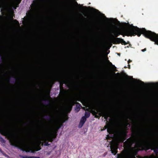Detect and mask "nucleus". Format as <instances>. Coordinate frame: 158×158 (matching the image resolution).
Segmentation results:
<instances>
[{"instance_id": "1", "label": "nucleus", "mask_w": 158, "mask_h": 158, "mask_svg": "<svg viewBox=\"0 0 158 158\" xmlns=\"http://www.w3.org/2000/svg\"><path fill=\"white\" fill-rule=\"evenodd\" d=\"M129 29L125 31V35L127 36H135L137 35L139 37L143 34L146 38L154 42L155 44L158 45V34L150 31H147L145 28H139L136 26H135L132 24L130 25Z\"/></svg>"}, {"instance_id": "2", "label": "nucleus", "mask_w": 158, "mask_h": 158, "mask_svg": "<svg viewBox=\"0 0 158 158\" xmlns=\"http://www.w3.org/2000/svg\"><path fill=\"white\" fill-rule=\"evenodd\" d=\"M132 131L131 135L132 137L127 139V140L124 143L125 146L127 148L131 147L135 143L136 148H141L142 150H147L150 149V147L149 145L145 144L147 143L151 145L154 143L156 141V139L154 137L152 138L148 142H147L145 140L141 138L137 139L135 136L136 132L133 131Z\"/></svg>"}, {"instance_id": "3", "label": "nucleus", "mask_w": 158, "mask_h": 158, "mask_svg": "<svg viewBox=\"0 0 158 158\" xmlns=\"http://www.w3.org/2000/svg\"><path fill=\"white\" fill-rule=\"evenodd\" d=\"M140 157H143L138 155L136 156V157L135 155L131 153L128 155L127 151L124 150L121 153L118 154L117 155V158H139Z\"/></svg>"}, {"instance_id": "4", "label": "nucleus", "mask_w": 158, "mask_h": 158, "mask_svg": "<svg viewBox=\"0 0 158 158\" xmlns=\"http://www.w3.org/2000/svg\"><path fill=\"white\" fill-rule=\"evenodd\" d=\"M80 101L84 106L87 107H89V101L86 98H77L74 99L73 101Z\"/></svg>"}, {"instance_id": "5", "label": "nucleus", "mask_w": 158, "mask_h": 158, "mask_svg": "<svg viewBox=\"0 0 158 158\" xmlns=\"http://www.w3.org/2000/svg\"><path fill=\"white\" fill-rule=\"evenodd\" d=\"M113 41L114 42V44H121L122 45H126L127 44V43H126L123 39L119 38H115L113 39Z\"/></svg>"}, {"instance_id": "6", "label": "nucleus", "mask_w": 158, "mask_h": 158, "mask_svg": "<svg viewBox=\"0 0 158 158\" xmlns=\"http://www.w3.org/2000/svg\"><path fill=\"white\" fill-rule=\"evenodd\" d=\"M38 140L36 143V151H38L41 149L40 145H42L43 144V142L41 141V139L44 138L43 137L40 136L38 137Z\"/></svg>"}, {"instance_id": "7", "label": "nucleus", "mask_w": 158, "mask_h": 158, "mask_svg": "<svg viewBox=\"0 0 158 158\" xmlns=\"http://www.w3.org/2000/svg\"><path fill=\"white\" fill-rule=\"evenodd\" d=\"M38 6V2L37 0H34L32 3L31 5V10H30L31 11L32 10H35L36 9Z\"/></svg>"}, {"instance_id": "8", "label": "nucleus", "mask_w": 158, "mask_h": 158, "mask_svg": "<svg viewBox=\"0 0 158 158\" xmlns=\"http://www.w3.org/2000/svg\"><path fill=\"white\" fill-rule=\"evenodd\" d=\"M102 114L103 116L106 120H107L108 118L110 117V113L109 111L108 110H102Z\"/></svg>"}, {"instance_id": "9", "label": "nucleus", "mask_w": 158, "mask_h": 158, "mask_svg": "<svg viewBox=\"0 0 158 158\" xmlns=\"http://www.w3.org/2000/svg\"><path fill=\"white\" fill-rule=\"evenodd\" d=\"M110 148L112 153L114 155H115L118 152L117 150L118 148V147L115 145H113L110 146Z\"/></svg>"}, {"instance_id": "10", "label": "nucleus", "mask_w": 158, "mask_h": 158, "mask_svg": "<svg viewBox=\"0 0 158 158\" xmlns=\"http://www.w3.org/2000/svg\"><path fill=\"white\" fill-rule=\"evenodd\" d=\"M60 127L61 126L60 125H58L57 124L55 125L53 129V131L51 133H52L53 135H56V136L57 133Z\"/></svg>"}, {"instance_id": "11", "label": "nucleus", "mask_w": 158, "mask_h": 158, "mask_svg": "<svg viewBox=\"0 0 158 158\" xmlns=\"http://www.w3.org/2000/svg\"><path fill=\"white\" fill-rule=\"evenodd\" d=\"M112 33L114 34V35L115 37L117 38L118 36L120 35H123V37H124L125 35V31L124 32L125 34H123V33L120 32L117 30H114L113 31Z\"/></svg>"}, {"instance_id": "12", "label": "nucleus", "mask_w": 158, "mask_h": 158, "mask_svg": "<svg viewBox=\"0 0 158 158\" xmlns=\"http://www.w3.org/2000/svg\"><path fill=\"white\" fill-rule=\"evenodd\" d=\"M86 120V118L85 117L83 116L80 121L79 124V127H81L83 126Z\"/></svg>"}, {"instance_id": "13", "label": "nucleus", "mask_w": 158, "mask_h": 158, "mask_svg": "<svg viewBox=\"0 0 158 158\" xmlns=\"http://www.w3.org/2000/svg\"><path fill=\"white\" fill-rule=\"evenodd\" d=\"M47 119L52 123H55V118L53 116H49L46 118Z\"/></svg>"}, {"instance_id": "14", "label": "nucleus", "mask_w": 158, "mask_h": 158, "mask_svg": "<svg viewBox=\"0 0 158 158\" xmlns=\"http://www.w3.org/2000/svg\"><path fill=\"white\" fill-rule=\"evenodd\" d=\"M71 103L72 105L76 104V108L79 109L78 111L80 110L81 107V105L78 102H76V101H72Z\"/></svg>"}, {"instance_id": "15", "label": "nucleus", "mask_w": 158, "mask_h": 158, "mask_svg": "<svg viewBox=\"0 0 158 158\" xmlns=\"http://www.w3.org/2000/svg\"><path fill=\"white\" fill-rule=\"evenodd\" d=\"M56 135H53L52 133H50L49 135V137L48 138V140L51 142H52L54 139L56 138Z\"/></svg>"}, {"instance_id": "16", "label": "nucleus", "mask_w": 158, "mask_h": 158, "mask_svg": "<svg viewBox=\"0 0 158 158\" xmlns=\"http://www.w3.org/2000/svg\"><path fill=\"white\" fill-rule=\"evenodd\" d=\"M60 94L62 95H64L65 94V91L64 89L63 86H62V87L61 86H60Z\"/></svg>"}, {"instance_id": "17", "label": "nucleus", "mask_w": 158, "mask_h": 158, "mask_svg": "<svg viewBox=\"0 0 158 158\" xmlns=\"http://www.w3.org/2000/svg\"><path fill=\"white\" fill-rule=\"evenodd\" d=\"M7 0H0V7H2L3 5L6 2Z\"/></svg>"}, {"instance_id": "18", "label": "nucleus", "mask_w": 158, "mask_h": 158, "mask_svg": "<svg viewBox=\"0 0 158 158\" xmlns=\"http://www.w3.org/2000/svg\"><path fill=\"white\" fill-rule=\"evenodd\" d=\"M107 62L109 63V64L110 65L113 67V70L117 71V70L116 69V68L114 66V65H113L112 64L110 61L108 60V59H107Z\"/></svg>"}, {"instance_id": "19", "label": "nucleus", "mask_w": 158, "mask_h": 158, "mask_svg": "<svg viewBox=\"0 0 158 158\" xmlns=\"http://www.w3.org/2000/svg\"><path fill=\"white\" fill-rule=\"evenodd\" d=\"M127 134L126 133H123V136L122 137V139H121V142H123L126 139V136Z\"/></svg>"}, {"instance_id": "20", "label": "nucleus", "mask_w": 158, "mask_h": 158, "mask_svg": "<svg viewBox=\"0 0 158 158\" xmlns=\"http://www.w3.org/2000/svg\"><path fill=\"white\" fill-rule=\"evenodd\" d=\"M20 156L23 158H37V157L34 156H28L23 155H20Z\"/></svg>"}, {"instance_id": "21", "label": "nucleus", "mask_w": 158, "mask_h": 158, "mask_svg": "<svg viewBox=\"0 0 158 158\" xmlns=\"http://www.w3.org/2000/svg\"><path fill=\"white\" fill-rule=\"evenodd\" d=\"M27 20L31 19L32 17V14L31 12L27 13Z\"/></svg>"}, {"instance_id": "22", "label": "nucleus", "mask_w": 158, "mask_h": 158, "mask_svg": "<svg viewBox=\"0 0 158 158\" xmlns=\"http://www.w3.org/2000/svg\"><path fill=\"white\" fill-rule=\"evenodd\" d=\"M90 115V113L89 112H85V116L84 117H85L86 118H89Z\"/></svg>"}, {"instance_id": "23", "label": "nucleus", "mask_w": 158, "mask_h": 158, "mask_svg": "<svg viewBox=\"0 0 158 158\" xmlns=\"http://www.w3.org/2000/svg\"><path fill=\"white\" fill-rule=\"evenodd\" d=\"M138 150H135L132 152L131 153L135 155V156L136 157V156H138L137 155V154H138Z\"/></svg>"}, {"instance_id": "24", "label": "nucleus", "mask_w": 158, "mask_h": 158, "mask_svg": "<svg viewBox=\"0 0 158 158\" xmlns=\"http://www.w3.org/2000/svg\"><path fill=\"white\" fill-rule=\"evenodd\" d=\"M66 81L65 80H63L62 81L60 82V86H61L62 87L64 84H65L66 83Z\"/></svg>"}, {"instance_id": "25", "label": "nucleus", "mask_w": 158, "mask_h": 158, "mask_svg": "<svg viewBox=\"0 0 158 158\" xmlns=\"http://www.w3.org/2000/svg\"><path fill=\"white\" fill-rule=\"evenodd\" d=\"M0 141L2 143H5L6 142L5 140L0 136Z\"/></svg>"}, {"instance_id": "26", "label": "nucleus", "mask_w": 158, "mask_h": 158, "mask_svg": "<svg viewBox=\"0 0 158 158\" xmlns=\"http://www.w3.org/2000/svg\"><path fill=\"white\" fill-rule=\"evenodd\" d=\"M43 101L45 102H47L48 103H49L50 102L49 101L48 99L45 98H44L43 99Z\"/></svg>"}, {"instance_id": "27", "label": "nucleus", "mask_w": 158, "mask_h": 158, "mask_svg": "<svg viewBox=\"0 0 158 158\" xmlns=\"http://www.w3.org/2000/svg\"><path fill=\"white\" fill-rule=\"evenodd\" d=\"M154 152L155 153L158 154V147H156L155 148V149L154 150Z\"/></svg>"}, {"instance_id": "28", "label": "nucleus", "mask_w": 158, "mask_h": 158, "mask_svg": "<svg viewBox=\"0 0 158 158\" xmlns=\"http://www.w3.org/2000/svg\"><path fill=\"white\" fill-rule=\"evenodd\" d=\"M14 22L16 24H17L18 25H19V23L18 21H17L16 19H15L14 20Z\"/></svg>"}, {"instance_id": "29", "label": "nucleus", "mask_w": 158, "mask_h": 158, "mask_svg": "<svg viewBox=\"0 0 158 158\" xmlns=\"http://www.w3.org/2000/svg\"><path fill=\"white\" fill-rule=\"evenodd\" d=\"M152 156H151L149 157L148 156H144V157H140L139 158H152Z\"/></svg>"}, {"instance_id": "30", "label": "nucleus", "mask_w": 158, "mask_h": 158, "mask_svg": "<svg viewBox=\"0 0 158 158\" xmlns=\"http://www.w3.org/2000/svg\"><path fill=\"white\" fill-rule=\"evenodd\" d=\"M44 145L46 146H48L50 145L48 142L45 141L44 143Z\"/></svg>"}, {"instance_id": "31", "label": "nucleus", "mask_w": 158, "mask_h": 158, "mask_svg": "<svg viewBox=\"0 0 158 158\" xmlns=\"http://www.w3.org/2000/svg\"><path fill=\"white\" fill-rule=\"evenodd\" d=\"M47 93L48 94V96H49L50 93V90H47L46 91Z\"/></svg>"}, {"instance_id": "32", "label": "nucleus", "mask_w": 158, "mask_h": 158, "mask_svg": "<svg viewBox=\"0 0 158 158\" xmlns=\"http://www.w3.org/2000/svg\"><path fill=\"white\" fill-rule=\"evenodd\" d=\"M0 58H1V59H0V63L2 61V60H3L2 57V55L1 54H0Z\"/></svg>"}, {"instance_id": "33", "label": "nucleus", "mask_w": 158, "mask_h": 158, "mask_svg": "<svg viewBox=\"0 0 158 158\" xmlns=\"http://www.w3.org/2000/svg\"><path fill=\"white\" fill-rule=\"evenodd\" d=\"M12 77L14 78V81H13V82H15L16 81V77H14V76H13Z\"/></svg>"}, {"instance_id": "34", "label": "nucleus", "mask_w": 158, "mask_h": 158, "mask_svg": "<svg viewBox=\"0 0 158 158\" xmlns=\"http://www.w3.org/2000/svg\"><path fill=\"white\" fill-rule=\"evenodd\" d=\"M107 130L108 132L109 133H110L111 131V129L110 128H108Z\"/></svg>"}, {"instance_id": "35", "label": "nucleus", "mask_w": 158, "mask_h": 158, "mask_svg": "<svg viewBox=\"0 0 158 158\" xmlns=\"http://www.w3.org/2000/svg\"><path fill=\"white\" fill-rule=\"evenodd\" d=\"M141 51L143 52H144L145 51H146V48H145L144 49L142 50Z\"/></svg>"}, {"instance_id": "36", "label": "nucleus", "mask_w": 158, "mask_h": 158, "mask_svg": "<svg viewBox=\"0 0 158 158\" xmlns=\"http://www.w3.org/2000/svg\"><path fill=\"white\" fill-rule=\"evenodd\" d=\"M131 61V60H129L127 61L128 64H129Z\"/></svg>"}, {"instance_id": "37", "label": "nucleus", "mask_w": 158, "mask_h": 158, "mask_svg": "<svg viewBox=\"0 0 158 158\" xmlns=\"http://www.w3.org/2000/svg\"><path fill=\"white\" fill-rule=\"evenodd\" d=\"M139 81H140V82H141V83L142 84H144V82H143V81H139Z\"/></svg>"}, {"instance_id": "38", "label": "nucleus", "mask_w": 158, "mask_h": 158, "mask_svg": "<svg viewBox=\"0 0 158 158\" xmlns=\"http://www.w3.org/2000/svg\"><path fill=\"white\" fill-rule=\"evenodd\" d=\"M0 152H1L2 153H3V152L1 148H0Z\"/></svg>"}, {"instance_id": "39", "label": "nucleus", "mask_w": 158, "mask_h": 158, "mask_svg": "<svg viewBox=\"0 0 158 158\" xmlns=\"http://www.w3.org/2000/svg\"><path fill=\"white\" fill-rule=\"evenodd\" d=\"M128 68L129 69H130V65L128 64Z\"/></svg>"}, {"instance_id": "40", "label": "nucleus", "mask_w": 158, "mask_h": 158, "mask_svg": "<svg viewBox=\"0 0 158 158\" xmlns=\"http://www.w3.org/2000/svg\"><path fill=\"white\" fill-rule=\"evenodd\" d=\"M139 136L140 137H142V135H141L140 134H139Z\"/></svg>"}, {"instance_id": "41", "label": "nucleus", "mask_w": 158, "mask_h": 158, "mask_svg": "<svg viewBox=\"0 0 158 158\" xmlns=\"http://www.w3.org/2000/svg\"><path fill=\"white\" fill-rule=\"evenodd\" d=\"M24 124L25 125H27V123H24Z\"/></svg>"}, {"instance_id": "42", "label": "nucleus", "mask_w": 158, "mask_h": 158, "mask_svg": "<svg viewBox=\"0 0 158 158\" xmlns=\"http://www.w3.org/2000/svg\"><path fill=\"white\" fill-rule=\"evenodd\" d=\"M117 74L118 75H119L120 74L119 73H117Z\"/></svg>"}, {"instance_id": "43", "label": "nucleus", "mask_w": 158, "mask_h": 158, "mask_svg": "<svg viewBox=\"0 0 158 158\" xmlns=\"http://www.w3.org/2000/svg\"><path fill=\"white\" fill-rule=\"evenodd\" d=\"M72 107H71L70 108V110H71V109H72Z\"/></svg>"}, {"instance_id": "44", "label": "nucleus", "mask_w": 158, "mask_h": 158, "mask_svg": "<svg viewBox=\"0 0 158 158\" xmlns=\"http://www.w3.org/2000/svg\"><path fill=\"white\" fill-rule=\"evenodd\" d=\"M22 0H19V2H21V1Z\"/></svg>"}, {"instance_id": "45", "label": "nucleus", "mask_w": 158, "mask_h": 158, "mask_svg": "<svg viewBox=\"0 0 158 158\" xmlns=\"http://www.w3.org/2000/svg\"><path fill=\"white\" fill-rule=\"evenodd\" d=\"M84 7H85V8H87V7H86V6Z\"/></svg>"}, {"instance_id": "46", "label": "nucleus", "mask_w": 158, "mask_h": 158, "mask_svg": "<svg viewBox=\"0 0 158 158\" xmlns=\"http://www.w3.org/2000/svg\"><path fill=\"white\" fill-rule=\"evenodd\" d=\"M124 68H127V67H125Z\"/></svg>"}, {"instance_id": "47", "label": "nucleus", "mask_w": 158, "mask_h": 158, "mask_svg": "<svg viewBox=\"0 0 158 158\" xmlns=\"http://www.w3.org/2000/svg\"><path fill=\"white\" fill-rule=\"evenodd\" d=\"M97 115L95 117H97Z\"/></svg>"}]
</instances>
